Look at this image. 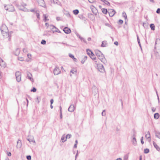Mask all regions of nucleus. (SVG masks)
Listing matches in <instances>:
<instances>
[{
  "instance_id": "1",
  "label": "nucleus",
  "mask_w": 160,
  "mask_h": 160,
  "mask_svg": "<svg viewBox=\"0 0 160 160\" xmlns=\"http://www.w3.org/2000/svg\"><path fill=\"white\" fill-rule=\"evenodd\" d=\"M1 30L3 38L7 39L8 41L10 40L12 32H8V28L5 25H2L1 26Z\"/></svg>"
},
{
  "instance_id": "2",
  "label": "nucleus",
  "mask_w": 160,
  "mask_h": 160,
  "mask_svg": "<svg viewBox=\"0 0 160 160\" xmlns=\"http://www.w3.org/2000/svg\"><path fill=\"white\" fill-rule=\"evenodd\" d=\"M95 53L96 55L98 57V59L102 62H104L105 61V59L103 55L100 51L98 50H96Z\"/></svg>"
},
{
  "instance_id": "3",
  "label": "nucleus",
  "mask_w": 160,
  "mask_h": 160,
  "mask_svg": "<svg viewBox=\"0 0 160 160\" xmlns=\"http://www.w3.org/2000/svg\"><path fill=\"white\" fill-rule=\"evenodd\" d=\"M95 62V64L97 65V68L98 71L101 72H103L105 71L102 65L100 64H98V60L94 61Z\"/></svg>"
},
{
  "instance_id": "4",
  "label": "nucleus",
  "mask_w": 160,
  "mask_h": 160,
  "mask_svg": "<svg viewBox=\"0 0 160 160\" xmlns=\"http://www.w3.org/2000/svg\"><path fill=\"white\" fill-rule=\"evenodd\" d=\"M87 54L89 56L90 58L94 61L97 60V58L95 55L89 49H87L86 50Z\"/></svg>"
},
{
  "instance_id": "5",
  "label": "nucleus",
  "mask_w": 160,
  "mask_h": 160,
  "mask_svg": "<svg viewBox=\"0 0 160 160\" xmlns=\"http://www.w3.org/2000/svg\"><path fill=\"white\" fill-rule=\"evenodd\" d=\"M5 9L9 12H13L15 11L14 7L11 4L7 5L5 7Z\"/></svg>"
},
{
  "instance_id": "6",
  "label": "nucleus",
  "mask_w": 160,
  "mask_h": 160,
  "mask_svg": "<svg viewBox=\"0 0 160 160\" xmlns=\"http://www.w3.org/2000/svg\"><path fill=\"white\" fill-rule=\"evenodd\" d=\"M16 77L17 81L19 82L21 80V73L19 72H17L16 73Z\"/></svg>"
},
{
  "instance_id": "7",
  "label": "nucleus",
  "mask_w": 160,
  "mask_h": 160,
  "mask_svg": "<svg viewBox=\"0 0 160 160\" xmlns=\"http://www.w3.org/2000/svg\"><path fill=\"white\" fill-rule=\"evenodd\" d=\"M77 70L76 68L72 69L70 72V75L72 76L73 75H76L77 74Z\"/></svg>"
},
{
  "instance_id": "8",
  "label": "nucleus",
  "mask_w": 160,
  "mask_h": 160,
  "mask_svg": "<svg viewBox=\"0 0 160 160\" xmlns=\"http://www.w3.org/2000/svg\"><path fill=\"white\" fill-rule=\"evenodd\" d=\"M39 5L42 7H44L45 6V3L44 0H37Z\"/></svg>"
},
{
  "instance_id": "9",
  "label": "nucleus",
  "mask_w": 160,
  "mask_h": 160,
  "mask_svg": "<svg viewBox=\"0 0 160 160\" xmlns=\"http://www.w3.org/2000/svg\"><path fill=\"white\" fill-rule=\"evenodd\" d=\"M60 72V70L59 68H56L54 69L53 71V72L55 75H58Z\"/></svg>"
},
{
  "instance_id": "10",
  "label": "nucleus",
  "mask_w": 160,
  "mask_h": 160,
  "mask_svg": "<svg viewBox=\"0 0 160 160\" xmlns=\"http://www.w3.org/2000/svg\"><path fill=\"white\" fill-rule=\"evenodd\" d=\"M63 31L67 34L70 33L71 32V30L69 28L67 27L64 28Z\"/></svg>"
},
{
  "instance_id": "11",
  "label": "nucleus",
  "mask_w": 160,
  "mask_h": 160,
  "mask_svg": "<svg viewBox=\"0 0 160 160\" xmlns=\"http://www.w3.org/2000/svg\"><path fill=\"white\" fill-rule=\"evenodd\" d=\"M115 13V12L113 10H110L109 11V14L110 17H112Z\"/></svg>"
},
{
  "instance_id": "12",
  "label": "nucleus",
  "mask_w": 160,
  "mask_h": 160,
  "mask_svg": "<svg viewBox=\"0 0 160 160\" xmlns=\"http://www.w3.org/2000/svg\"><path fill=\"white\" fill-rule=\"evenodd\" d=\"M0 65L2 67H5L6 66V64L4 61L2 59H0Z\"/></svg>"
},
{
  "instance_id": "13",
  "label": "nucleus",
  "mask_w": 160,
  "mask_h": 160,
  "mask_svg": "<svg viewBox=\"0 0 160 160\" xmlns=\"http://www.w3.org/2000/svg\"><path fill=\"white\" fill-rule=\"evenodd\" d=\"M74 109V107L73 105H71L69 107L68 110L69 111L72 112L73 111Z\"/></svg>"
},
{
  "instance_id": "14",
  "label": "nucleus",
  "mask_w": 160,
  "mask_h": 160,
  "mask_svg": "<svg viewBox=\"0 0 160 160\" xmlns=\"http://www.w3.org/2000/svg\"><path fill=\"white\" fill-rule=\"evenodd\" d=\"M153 144L154 146V147L155 148L157 149V150L158 151H160V148L156 144V143L153 142Z\"/></svg>"
},
{
  "instance_id": "15",
  "label": "nucleus",
  "mask_w": 160,
  "mask_h": 160,
  "mask_svg": "<svg viewBox=\"0 0 160 160\" xmlns=\"http://www.w3.org/2000/svg\"><path fill=\"white\" fill-rule=\"evenodd\" d=\"M20 52V50L19 49H16L14 52V54L16 55H18L19 54Z\"/></svg>"
},
{
  "instance_id": "16",
  "label": "nucleus",
  "mask_w": 160,
  "mask_h": 160,
  "mask_svg": "<svg viewBox=\"0 0 160 160\" xmlns=\"http://www.w3.org/2000/svg\"><path fill=\"white\" fill-rule=\"evenodd\" d=\"M28 78L29 79H30L32 81V82L33 81V78H32V75L31 73H29L28 74Z\"/></svg>"
},
{
  "instance_id": "17",
  "label": "nucleus",
  "mask_w": 160,
  "mask_h": 160,
  "mask_svg": "<svg viewBox=\"0 0 160 160\" xmlns=\"http://www.w3.org/2000/svg\"><path fill=\"white\" fill-rule=\"evenodd\" d=\"M145 137L147 139H150V135L149 132H148L145 135Z\"/></svg>"
},
{
  "instance_id": "18",
  "label": "nucleus",
  "mask_w": 160,
  "mask_h": 160,
  "mask_svg": "<svg viewBox=\"0 0 160 160\" xmlns=\"http://www.w3.org/2000/svg\"><path fill=\"white\" fill-rule=\"evenodd\" d=\"M102 12L104 14H106L107 13V10L105 8H102Z\"/></svg>"
},
{
  "instance_id": "19",
  "label": "nucleus",
  "mask_w": 160,
  "mask_h": 160,
  "mask_svg": "<svg viewBox=\"0 0 160 160\" xmlns=\"http://www.w3.org/2000/svg\"><path fill=\"white\" fill-rule=\"evenodd\" d=\"M159 116V115L158 113H156L154 115V118L156 119H158Z\"/></svg>"
},
{
  "instance_id": "20",
  "label": "nucleus",
  "mask_w": 160,
  "mask_h": 160,
  "mask_svg": "<svg viewBox=\"0 0 160 160\" xmlns=\"http://www.w3.org/2000/svg\"><path fill=\"white\" fill-rule=\"evenodd\" d=\"M69 56L70 58H71L73 59L74 61H76V58H74V56L73 55H72V54H71V53H70L69 54Z\"/></svg>"
},
{
  "instance_id": "21",
  "label": "nucleus",
  "mask_w": 160,
  "mask_h": 160,
  "mask_svg": "<svg viewBox=\"0 0 160 160\" xmlns=\"http://www.w3.org/2000/svg\"><path fill=\"white\" fill-rule=\"evenodd\" d=\"M150 27L152 30H155V26L154 24H151L150 25Z\"/></svg>"
},
{
  "instance_id": "22",
  "label": "nucleus",
  "mask_w": 160,
  "mask_h": 160,
  "mask_svg": "<svg viewBox=\"0 0 160 160\" xmlns=\"http://www.w3.org/2000/svg\"><path fill=\"white\" fill-rule=\"evenodd\" d=\"M73 13L75 15L78 14L79 13V11L78 10H75L73 11Z\"/></svg>"
},
{
  "instance_id": "23",
  "label": "nucleus",
  "mask_w": 160,
  "mask_h": 160,
  "mask_svg": "<svg viewBox=\"0 0 160 160\" xmlns=\"http://www.w3.org/2000/svg\"><path fill=\"white\" fill-rule=\"evenodd\" d=\"M122 16L125 18V19L127 18V16L125 12H123L122 14Z\"/></svg>"
},
{
  "instance_id": "24",
  "label": "nucleus",
  "mask_w": 160,
  "mask_h": 160,
  "mask_svg": "<svg viewBox=\"0 0 160 160\" xmlns=\"http://www.w3.org/2000/svg\"><path fill=\"white\" fill-rule=\"evenodd\" d=\"M87 59V56H84V57L83 58V59L84 60L83 61V60H82V63H83L85 62V61Z\"/></svg>"
},
{
  "instance_id": "25",
  "label": "nucleus",
  "mask_w": 160,
  "mask_h": 160,
  "mask_svg": "<svg viewBox=\"0 0 160 160\" xmlns=\"http://www.w3.org/2000/svg\"><path fill=\"white\" fill-rule=\"evenodd\" d=\"M44 17V20L45 22H46L47 20H48V16H47L46 15H43Z\"/></svg>"
},
{
  "instance_id": "26",
  "label": "nucleus",
  "mask_w": 160,
  "mask_h": 160,
  "mask_svg": "<svg viewBox=\"0 0 160 160\" xmlns=\"http://www.w3.org/2000/svg\"><path fill=\"white\" fill-rule=\"evenodd\" d=\"M66 138L64 136H62V137L61 140L62 141V142H64L66 140Z\"/></svg>"
},
{
  "instance_id": "27",
  "label": "nucleus",
  "mask_w": 160,
  "mask_h": 160,
  "mask_svg": "<svg viewBox=\"0 0 160 160\" xmlns=\"http://www.w3.org/2000/svg\"><path fill=\"white\" fill-rule=\"evenodd\" d=\"M149 152V149L146 148L144 150V152L145 153H148Z\"/></svg>"
},
{
  "instance_id": "28",
  "label": "nucleus",
  "mask_w": 160,
  "mask_h": 160,
  "mask_svg": "<svg viewBox=\"0 0 160 160\" xmlns=\"http://www.w3.org/2000/svg\"><path fill=\"white\" fill-rule=\"evenodd\" d=\"M37 91L36 89L35 88H33L31 90V92H35Z\"/></svg>"
},
{
  "instance_id": "29",
  "label": "nucleus",
  "mask_w": 160,
  "mask_h": 160,
  "mask_svg": "<svg viewBox=\"0 0 160 160\" xmlns=\"http://www.w3.org/2000/svg\"><path fill=\"white\" fill-rule=\"evenodd\" d=\"M41 43L42 44H45L46 43V42L45 40H42L41 42Z\"/></svg>"
},
{
  "instance_id": "30",
  "label": "nucleus",
  "mask_w": 160,
  "mask_h": 160,
  "mask_svg": "<svg viewBox=\"0 0 160 160\" xmlns=\"http://www.w3.org/2000/svg\"><path fill=\"white\" fill-rule=\"evenodd\" d=\"M71 135L69 134H67L66 137V139H69L71 137Z\"/></svg>"
},
{
  "instance_id": "31",
  "label": "nucleus",
  "mask_w": 160,
  "mask_h": 160,
  "mask_svg": "<svg viewBox=\"0 0 160 160\" xmlns=\"http://www.w3.org/2000/svg\"><path fill=\"white\" fill-rule=\"evenodd\" d=\"M141 141L142 144H144V142L143 141V137H142L141 139Z\"/></svg>"
},
{
  "instance_id": "32",
  "label": "nucleus",
  "mask_w": 160,
  "mask_h": 160,
  "mask_svg": "<svg viewBox=\"0 0 160 160\" xmlns=\"http://www.w3.org/2000/svg\"><path fill=\"white\" fill-rule=\"evenodd\" d=\"M18 59L19 60L21 61H23L24 60L23 58L22 57H19Z\"/></svg>"
},
{
  "instance_id": "33",
  "label": "nucleus",
  "mask_w": 160,
  "mask_h": 160,
  "mask_svg": "<svg viewBox=\"0 0 160 160\" xmlns=\"http://www.w3.org/2000/svg\"><path fill=\"white\" fill-rule=\"evenodd\" d=\"M123 23V21L121 20H119L118 21V23L119 24H122Z\"/></svg>"
},
{
  "instance_id": "34",
  "label": "nucleus",
  "mask_w": 160,
  "mask_h": 160,
  "mask_svg": "<svg viewBox=\"0 0 160 160\" xmlns=\"http://www.w3.org/2000/svg\"><path fill=\"white\" fill-rule=\"evenodd\" d=\"M27 158L28 160H30L31 159V156L30 155L28 156L27 157Z\"/></svg>"
},
{
  "instance_id": "35",
  "label": "nucleus",
  "mask_w": 160,
  "mask_h": 160,
  "mask_svg": "<svg viewBox=\"0 0 160 160\" xmlns=\"http://www.w3.org/2000/svg\"><path fill=\"white\" fill-rule=\"evenodd\" d=\"M160 42V39H159L158 38L156 39V44H157V42Z\"/></svg>"
},
{
  "instance_id": "36",
  "label": "nucleus",
  "mask_w": 160,
  "mask_h": 160,
  "mask_svg": "<svg viewBox=\"0 0 160 160\" xmlns=\"http://www.w3.org/2000/svg\"><path fill=\"white\" fill-rule=\"evenodd\" d=\"M36 16H37V18L38 19H40V15H39V13H36Z\"/></svg>"
},
{
  "instance_id": "37",
  "label": "nucleus",
  "mask_w": 160,
  "mask_h": 160,
  "mask_svg": "<svg viewBox=\"0 0 160 160\" xmlns=\"http://www.w3.org/2000/svg\"><path fill=\"white\" fill-rule=\"evenodd\" d=\"M27 56L29 58H31L32 57V55L30 54H28L27 55Z\"/></svg>"
},
{
  "instance_id": "38",
  "label": "nucleus",
  "mask_w": 160,
  "mask_h": 160,
  "mask_svg": "<svg viewBox=\"0 0 160 160\" xmlns=\"http://www.w3.org/2000/svg\"><path fill=\"white\" fill-rule=\"evenodd\" d=\"M156 12L157 13H160V8L158 9L156 11Z\"/></svg>"
},
{
  "instance_id": "39",
  "label": "nucleus",
  "mask_w": 160,
  "mask_h": 160,
  "mask_svg": "<svg viewBox=\"0 0 160 160\" xmlns=\"http://www.w3.org/2000/svg\"><path fill=\"white\" fill-rule=\"evenodd\" d=\"M7 154L8 156H10L11 155V153L10 152H8Z\"/></svg>"
},
{
  "instance_id": "40",
  "label": "nucleus",
  "mask_w": 160,
  "mask_h": 160,
  "mask_svg": "<svg viewBox=\"0 0 160 160\" xmlns=\"http://www.w3.org/2000/svg\"><path fill=\"white\" fill-rule=\"evenodd\" d=\"M104 43H105V42L104 41H103L102 42V46L103 47H104L105 46L104 45Z\"/></svg>"
},
{
  "instance_id": "41",
  "label": "nucleus",
  "mask_w": 160,
  "mask_h": 160,
  "mask_svg": "<svg viewBox=\"0 0 160 160\" xmlns=\"http://www.w3.org/2000/svg\"><path fill=\"white\" fill-rule=\"evenodd\" d=\"M114 44L117 46H118V42L117 41L115 42L114 43Z\"/></svg>"
},
{
  "instance_id": "42",
  "label": "nucleus",
  "mask_w": 160,
  "mask_h": 160,
  "mask_svg": "<svg viewBox=\"0 0 160 160\" xmlns=\"http://www.w3.org/2000/svg\"><path fill=\"white\" fill-rule=\"evenodd\" d=\"M53 102V99H51L50 101V102L51 103V104H52Z\"/></svg>"
},
{
  "instance_id": "43",
  "label": "nucleus",
  "mask_w": 160,
  "mask_h": 160,
  "mask_svg": "<svg viewBox=\"0 0 160 160\" xmlns=\"http://www.w3.org/2000/svg\"><path fill=\"white\" fill-rule=\"evenodd\" d=\"M51 0L53 1L54 3H55V2H56V3H57V1H58L57 0Z\"/></svg>"
},
{
  "instance_id": "44",
  "label": "nucleus",
  "mask_w": 160,
  "mask_h": 160,
  "mask_svg": "<svg viewBox=\"0 0 160 160\" xmlns=\"http://www.w3.org/2000/svg\"><path fill=\"white\" fill-rule=\"evenodd\" d=\"M116 160H122V158H117Z\"/></svg>"
},
{
  "instance_id": "45",
  "label": "nucleus",
  "mask_w": 160,
  "mask_h": 160,
  "mask_svg": "<svg viewBox=\"0 0 160 160\" xmlns=\"http://www.w3.org/2000/svg\"><path fill=\"white\" fill-rule=\"evenodd\" d=\"M77 143H75V144L74 146V147H75V148H77Z\"/></svg>"
},
{
  "instance_id": "46",
  "label": "nucleus",
  "mask_w": 160,
  "mask_h": 160,
  "mask_svg": "<svg viewBox=\"0 0 160 160\" xmlns=\"http://www.w3.org/2000/svg\"><path fill=\"white\" fill-rule=\"evenodd\" d=\"M150 1L151 2H154V0H150Z\"/></svg>"
},
{
  "instance_id": "47",
  "label": "nucleus",
  "mask_w": 160,
  "mask_h": 160,
  "mask_svg": "<svg viewBox=\"0 0 160 160\" xmlns=\"http://www.w3.org/2000/svg\"><path fill=\"white\" fill-rule=\"evenodd\" d=\"M60 117H61V118H62V113L61 112Z\"/></svg>"
},
{
  "instance_id": "48",
  "label": "nucleus",
  "mask_w": 160,
  "mask_h": 160,
  "mask_svg": "<svg viewBox=\"0 0 160 160\" xmlns=\"http://www.w3.org/2000/svg\"><path fill=\"white\" fill-rule=\"evenodd\" d=\"M105 25H106V26H109V24H108V23H107V24H105Z\"/></svg>"
},
{
  "instance_id": "49",
  "label": "nucleus",
  "mask_w": 160,
  "mask_h": 160,
  "mask_svg": "<svg viewBox=\"0 0 160 160\" xmlns=\"http://www.w3.org/2000/svg\"><path fill=\"white\" fill-rule=\"evenodd\" d=\"M45 25H46V26H48V23H45Z\"/></svg>"
},
{
  "instance_id": "50",
  "label": "nucleus",
  "mask_w": 160,
  "mask_h": 160,
  "mask_svg": "<svg viewBox=\"0 0 160 160\" xmlns=\"http://www.w3.org/2000/svg\"><path fill=\"white\" fill-rule=\"evenodd\" d=\"M75 143H77V144H78V141L77 140H76L75 141Z\"/></svg>"
},
{
  "instance_id": "51",
  "label": "nucleus",
  "mask_w": 160,
  "mask_h": 160,
  "mask_svg": "<svg viewBox=\"0 0 160 160\" xmlns=\"http://www.w3.org/2000/svg\"><path fill=\"white\" fill-rule=\"evenodd\" d=\"M140 160H142V156H140Z\"/></svg>"
},
{
  "instance_id": "52",
  "label": "nucleus",
  "mask_w": 160,
  "mask_h": 160,
  "mask_svg": "<svg viewBox=\"0 0 160 160\" xmlns=\"http://www.w3.org/2000/svg\"><path fill=\"white\" fill-rule=\"evenodd\" d=\"M51 108H53V106H52V104H51Z\"/></svg>"
},
{
  "instance_id": "53",
  "label": "nucleus",
  "mask_w": 160,
  "mask_h": 160,
  "mask_svg": "<svg viewBox=\"0 0 160 160\" xmlns=\"http://www.w3.org/2000/svg\"><path fill=\"white\" fill-rule=\"evenodd\" d=\"M39 98V99H40V98H37V99H38Z\"/></svg>"
},
{
  "instance_id": "54",
  "label": "nucleus",
  "mask_w": 160,
  "mask_h": 160,
  "mask_svg": "<svg viewBox=\"0 0 160 160\" xmlns=\"http://www.w3.org/2000/svg\"><path fill=\"white\" fill-rule=\"evenodd\" d=\"M159 136H160V134H158V135Z\"/></svg>"
},
{
  "instance_id": "55",
  "label": "nucleus",
  "mask_w": 160,
  "mask_h": 160,
  "mask_svg": "<svg viewBox=\"0 0 160 160\" xmlns=\"http://www.w3.org/2000/svg\"><path fill=\"white\" fill-rule=\"evenodd\" d=\"M53 28H54V27L53 26Z\"/></svg>"
}]
</instances>
